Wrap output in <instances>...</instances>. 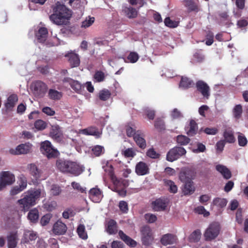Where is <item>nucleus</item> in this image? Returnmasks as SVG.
Here are the masks:
<instances>
[{
    "mask_svg": "<svg viewBox=\"0 0 248 248\" xmlns=\"http://www.w3.org/2000/svg\"><path fill=\"white\" fill-rule=\"evenodd\" d=\"M53 14L49 16L50 21L57 25H66L72 16L71 11L58 1L53 7Z\"/></svg>",
    "mask_w": 248,
    "mask_h": 248,
    "instance_id": "1",
    "label": "nucleus"
},
{
    "mask_svg": "<svg viewBox=\"0 0 248 248\" xmlns=\"http://www.w3.org/2000/svg\"><path fill=\"white\" fill-rule=\"evenodd\" d=\"M56 165L60 171L70 173L76 176L80 175L84 170L82 167L77 163L63 159H58Z\"/></svg>",
    "mask_w": 248,
    "mask_h": 248,
    "instance_id": "2",
    "label": "nucleus"
},
{
    "mask_svg": "<svg viewBox=\"0 0 248 248\" xmlns=\"http://www.w3.org/2000/svg\"><path fill=\"white\" fill-rule=\"evenodd\" d=\"M45 191L43 188L39 187L28 190L24 193V197L18 200V202L22 205L24 210L28 209L30 206L34 205L36 201L41 196H44Z\"/></svg>",
    "mask_w": 248,
    "mask_h": 248,
    "instance_id": "3",
    "label": "nucleus"
},
{
    "mask_svg": "<svg viewBox=\"0 0 248 248\" xmlns=\"http://www.w3.org/2000/svg\"><path fill=\"white\" fill-rule=\"evenodd\" d=\"M40 151L48 158L56 157L59 154L58 151L55 149L50 141L45 140L41 143Z\"/></svg>",
    "mask_w": 248,
    "mask_h": 248,
    "instance_id": "4",
    "label": "nucleus"
},
{
    "mask_svg": "<svg viewBox=\"0 0 248 248\" xmlns=\"http://www.w3.org/2000/svg\"><path fill=\"white\" fill-rule=\"evenodd\" d=\"M186 149L180 146H175L169 151L167 154L166 159L169 162H173L185 155Z\"/></svg>",
    "mask_w": 248,
    "mask_h": 248,
    "instance_id": "5",
    "label": "nucleus"
},
{
    "mask_svg": "<svg viewBox=\"0 0 248 248\" xmlns=\"http://www.w3.org/2000/svg\"><path fill=\"white\" fill-rule=\"evenodd\" d=\"M31 89L34 95L38 97H42L46 93L47 87L41 81H37L32 83Z\"/></svg>",
    "mask_w": 248,
    "mask_h": 248,
    "instance_id": "6",
    "label": "nucleus"
},
{
    "mask_svg": "<svg viewBox=\"0 0 248 248\" xmlns=\"http://www.w3.org/2000/svg\"><path fill=\"white\" fill-rule=\"evenodd\" d=\"M220 231V226L218 223H211L206 230L204 235L206 240H211L217 236Z\"/></svg>",
    "mask_w": 248,
    "mask_h": 248,
    "instance_id": "7",
    "label": "nucleus"
},
{
    "mask_svg": "<svg viewBox=\"0 0 248 248\" xmlns=\"http://www.w3.org/2000/svg\"><path fill=\"white\" fill-rule=\"evenodd\" d=\"M15 181V176L9 171H3L0 174V191Z\"/></svg>",
    "mask_w": 248,
    "mask_h": 248,
    "instance_id": "8",
    "label": "nucleus"
},
{
    "mask_svg": "<svg viewBox=\"0 0 248 248\" xmlns=\"http://www.w3.org/2000/svg\"><path fill=\"white\" fill-rule=\"evenodd\" d=\"M15 212L16 207L13 206H8L6 210V217L5 218V225L7 228L14 227L15 225Z\"/></svg>",
    "mask_w": 248,
    "mask_h": 248,
    "instance_id": "9",
    "label": "nucleus"
},
{
    "mask_svg": "<svg viewBox=\"0 0 248 248\" xmlns=\"http://www.w3.org/2000/svg\"><path fill=\"white\" fill-rule=\"evenodd\" d=\"M196 88L204 98H209L210 95V88L207 83L202 80H199L196 83Z\"/></svg>",
    "mask_w": 248,
    "mask_h": 248,
    "instance_id": "10",
    "label": "nucleus"
},
{
    "mask_svg": "<svg viewBox=\"0 0 248 248\" xmlns=\"http://www.w3.org/2000/svg\"><path fill=\"white\" fill-rule=\"evenodd\" d=\"M141 240L143 245L149 246L151 244L153 238L149 227L145 226L142 228Z\"/></svg>",
    "mask_w": 248,
    "mask_h": 248,
    "instance_id": "11",
    "label": "nucleus"
},
{
    "mask_svg": "<svg viewBox=\"0 0 248 248\" xmlns=\"http://www.w3.org/2000/svg\"><path fill=\"white\" fill-rule=\"evenodd\" d=\"M168 200L165 198L156 199L152 202L153 209L155 211L164 210L168 204Z\"/></svg>",
    "mask_w": 248,
    "mask_h": 248,
    "instance_id": "12",
    "label": "nucleus"
},
{
    "mask_svg": "<svg viewBox=\"0 0 248 248\" xmlns=\"http://www.w3.org/2000/svg\"><path fill=\"white\" fill-rule=\"evenodd\" d=\"M90 199L94 202H99L103 198L101 190L97 188H93L89 191Z\"/></svg>",
    "mask_w": 248,
    "mask_h": 248,
    "instance_id": "13",
    "label": "nucleus"
},
{
    "mask_svg": "<svg viewBox=\"0 0 248 248\" xmlns=\"http://www.w3.org/2000/svg\"><path fill=\"white\" fill-rule=\"evenodd\" d=\"M198 126L196 122L193 120L189 121L188 124L186 126L185 131L189 136H193L197 133Z\"/></svg>",
    "mask_w": 248,
    "mask_h": 248,
    "instance_id": "14",
    "label": "nucleus"
},
{
    "mask_svg": "<svg viewBox=\"0 0 248 248\" xmlns=\"http://www.w3.org/2000/svg\"><path fill=\"white\" fill-rule=\"evenodd\" d=\"M134 140L137 145L141 149H144L146 147V142L141 132L137 131V133L135 134Z\"/></svg>",
    "mask_w": 248,
    "mask_h": 248,
    "instance_id": "15",
    "label": "nucleus"
},
{
    "mask_svg": "<svg viewBox=\"0 0 248 248\" xmlns=\"http://www.w3.org/2000/svg\"><path fill=\"white\" fill-rule=\"evenodd\" d=\"M67 230V227L62 221H58L53 225V232L55 234H64Z\"/></svg>",
    "mask_w": 248,
    "mask_h": 248,
    "instance_id": "16",
    "label": "nucleus"
},
{
    "mask_svg": "<svg viewBox=\"0 0 248 248\" xmlns=\"http://www.w3.org/2000/svg\"><path fill=\"white\" fill-rule=\"evenodd\" d=\"M47 35V30L45 27L40 28L35 34L37 41L40 43H45L46 40Z\"/></svg>",
    "mask_w": 248,
    "mask_h": 248,
    "instance_id": "17",
    "label": "nucleus"
},
{
    "mask_svg": "<svg viewBox=\"0 0 248 248\" xmlns=\"http://www.w3.org/2000/svg\"><path fill=\"white\" fill-rule=\"evenodd\" d=\"M65 57L68 58V61L71 67H77L79 65L80 60L77 54L70 52L65 55Z\"/></svg>",
    "mask_w": 248,
    "mask_h": 248,
    "instance_id": "18",
    "label": "nucleus"
},
{
    "mask_svg": "<svg viewBox=\"0 0 248 248\" xmlns=\"http://www.w3.org/2000/svg\"><path fill=\"white\" fill-rule=\"evenodd\" d=\"M195 190V187L192 181H189L184 184L182 188V192L185 196L192 194Z\"/></svg>",
    "mask_w": 248,
    "mask_h": 248,
    "instance_id": "19",
    "label": "nucleus"
},
{
    "mask_svg": "<svg viewBox=\"0 0 248 248\" xmlns=\"http://www.w3.org/2000/svg\"><path fill=\"white\" fill-rule=\"evenodd\" d=\"M136 172L139 175H146L149 172V168L145 163L140 162L136 166Z\"/></svg>",
    "mask_w": 248,
    "mask_h": 248,
    "instance_id": "20",
    "label": "nucleus"
},
{
    "mask_svg": "<svg viewBox=\"0 0 248 248\" xmlns=\"http://www.w3.org/2000/svg\"><path fill=\"white\" fill-rule=\"evenodd\" d=\"M176 241V236L170 233L164 234L161 239V243L164 246L174 244Z\"/></svg>",
    "mask_w": 248,
    "mask_h": 248,
    "instance_id": "21",
    "label": "nucleus"
},
{
    "mask_svg": "<svg viewBox=\"0 0 248 248\" xmlns=\"http://www.w3.org/2000/svg\"><path fill=\"white\" fill-rule=\"evenodd\" d=\"M50 135L53 139L57 141L60 140L62 135L60 127L57 124L52 125L50 131Z\"/></svg>",
    "mask_w": 248,
    "mask_h": 248,
    "instance_id": "22",
    "label": "nucleus"
},
{
    "mask_svg": "<svg viewBox=\"0 0 248 248\" xmlns=\"http://www.w3.org/2000/svg\"><path fill=\"white\" fill-rule=\"evenodd\" d=\"M81 133L86 135H92L96 138H99L102 134L101 131L95 127H90L81 130Z\"/></svg>",
    "mask_w": 248,
    "mask_h": 248,
    "instance_id": "23",
    "label": "nucleus"
},
{
    "mask_svg": "<svg viewBox=\"0 0 248 248\" xmlns=\"http://www.w3.org/2000/svg\"><path fill=\"white\" fill-rule=\"evenodd\" d=\"M224 140L226 142L232 143L235 140V138L233 135V132L231 128H226L223 132Z\"/></svg>",
    "mask_w": 248,
    "mask_h": 248,
    "instance_id": "24",
    "label": "nucleus"
},
{
    "mask_svg": "<svg viewBox=\"0 0 248 248\" xmlns=\"http://www.w3.org/2000/svg\"><path fill=\"white\" fill-rule=\"evenodd\" d=\"M18 180V185H16V194L24 190L27 186V179L24 175L19 176Z\"/></svg>",
    "mask_w": 248,
    "mask_h": 248,
    "instance_id": "25",
    "label": "nucleus"
},
{
    "mask_svg": "<svg viewBox=\"0 0 248 248\" xmlns=\"http://www.w3.org/2000/svg\"><path fill=\"white\" fill-rule=\"evenodd\" d=\"M123 11L129 18H134L137 17L138 15V11L135 8L131 6L123 7Z\"/></svg>",
    "mask_w": 248,
    "mask_h": 248,
    "instance_id": "26",
    "label": "nucleus"
},
{
    "mask_svg": "<svg viewBox=\"0 0 248 248\" xmlns=\"http://www.w3.org/2000/svg\"><path fill=\"white\" fill-rule=\"evenodd\" d=\"M31 144L30 143L21 144L16 147V154H27L30 152L31 148Z\"/></svg>",
    "mask_w": 248,
    "mask_h": 248,
    "instance_id": "27",
    "label": "nucleus"
},
{
    "mask_svg": "<svg viewBox=\"0 0 248 248\" xmlns=\"http://www.w3.org/2000/svg\"><path fill=\"white\" fill-rule=\"evenodd\" d=\"M119 235L121 239L123 240L127 245L132 247H135L136 246L137 242L128 236L126 235L123 231H120L119 232Z\"/></svg>",
    "mask_w": 248,
    "mask_h": 248,
    "instance_id": "28",
    "label": "nucleus"
},
{
    "mask_svg": "<svg viewBox=\"0 0 248 248\" xmlns=\"http://www.w3.org/2000/svg\"><path fill=\"white\" fill-rule=\"evenodd\" d=\"M216 170L223 175L224 178L228 179L231 177V171L225 166L222 165H217Z\"/></svg>",
    "mask_w": 248,
    "mask_h": 248,
    "instance_id": "29",
    "label": "nucleus"
},
{
    "mask_svg": "<svg viewBox=\"0 0 248 248\" xmlns=\"http://www.w3.org/2000/svg\"><path fill=\"white\" fill-rule=\"evenodd\" d=\"M30 173L36 179L40 178L41 176V170L38 169L34 164H30L28 165Z\"/></svg>",
    "mask_w": 248,
    "mask_h": 248,
    "instance_id": "30",
    "label": "nucleus"
},
{
    "mask_svg": "<svg viewBox=\"0 0 248 248\" xmlns=\"http://www.w3.org/2000/svg\"><path fill=\"white\" fill-rule=\"evenodd\" d=\"M37 236V233L31 230H26L24 233V237L26 242L35 240Z\"/></svg>",
    "mask_w": 248,
    "mask_h": 248,
    "instance_id": "31",
    "label": "nucleus"
},
{
    "mask_svg": "<svg viewBox=\"0 0 248 248\" xmlns=\"http://www.w3.org/2000/svg\"><path fill=\"white\" fill-rule=\"evenodd\" d=\"M28 218L32 223L36 222L39 218V212L37 209L34 208L28 213Z\"/></svg>",
    "mask_w": 248,
    "mask_h": 248,
    "instance_id": "32",
    "label": "nucleus"
},
{
    "mask_svg": "<svg viewBox=\"0 0 248 248\" xmlns=\"http://www.w3.org/2000/svg\"><path fill=\"white\" fill-rule=\"evenodd\" d=\"M163 181L165 185L168 187L170 192L176 193L177 192L178 188L174 182L167 179H164Z\"/></svg>",
    "mask_w": 248,
    "mask_h": 248,
    "instance_id": "33",
    "label": "nucleus"
},
{
    "mask_svg": "<svg viewBox=\"0 0 248 248\" xmlns=\"http://www.w3.org/2000/svg\"><path fill=\"white\" fill-rule=\"evenodd\" d=\"M107 231L110 234L116 233L117 232L116 221L112 219L110 220L108 223Z\"/></svg>",
    "mask_w": 248,
    "mask_h": 248,
    "instance_id": "34",
    "label": "nucleus"
},
{
    "mask_svg": "<svg viewBox=\"0 0 248 248\" xmlns=\"http://www.w3.org/2000/svg\"><path fill=\"white\" fill-rule=\"evenodd\" d=\"M192 177L190 175L189 171L188 170L181 171L179 174L180 180L184 184L189 181H192Z\"/></svg>",
    "mask_w": 248,
    "mask_h": 248,
    "instance_id": "35",
    "label": "nucleus"
},
{
    "mask_svg": "<svg viewBox=\"0 0 248 248\" xmlns=\"http://www.w3.org/2000/svg\"><path fill=\"white\" fill-rule=\"evenodd\" d=\"M8 248H16V232H11L7 237Z\"/></svg>",
    "mask_w": 248,
    "mask_h": 248,
    "instance_id": "36",
    "label": "nucleus"
},
{
    "mask_svg": "<svg viewBox=\"0 0 248 248\" xmlns=\"http://www.w3.org/2000/svg\"><path fill=\"white\" fill-rule=\"evenodd\" d=\"M193 81L186 77H182L179 84L180 88L186 89L190 87L193 85Z\"/></svg>",
    "mask_w": 248,
    "mask_h": 248,
    "instance_id": "37",
    "label": "nucleus"
},
{
    "mask_svg": "<svg viewBox=\"0 0 248 248\" xmlns=\"http://www.w3.org/2000/svg\"><path fill=\"white\" fill-rule=\"evenodd\" d=\"M48 97L52 100H59L62 96L61 92L54 89H50L48 93Z\"/></svg>",
    "mask_w": 248,
    "mask_h": 248,
    "instance_id": "38",
    "label": "nucleus"
},
{
    "mask_svg": "<svg viewBox=\"0 0 248 248\" xmlns=\"http://www.w3.org/2000/svg\"><path fill=\"white\" fill-rule=\"evenodd\" d=\"M16 102V96L14 94L10 95L7 99L5 106L7 110H11L15 106Z\"/></svg>",
    "mask_w": 248,
    "mask_h": 248,
    "instance_id": "39",
    "label": "nucleus"
},
{
    "mask_svg": "<svg viewBox=\"0 0 248 248\" xmlns=\"http://www.w3.org/2000/svg\"><path fill=\"white\" fill-rule=\"evenodd\" d=\"M110 92L107 89L101 90L98 94L99 99L102 101H106L110 97Z\"/></svg>",
    "mask_w": 248,
    "mask_h": 248,
    "instance_id": "40",
    "label": "nucleus"
},
{
    "mask_svg": "<svg viewBox=\"0 0 248 248\" xmlns=\"http://www.w3.org/2000/svg\"><path fill=\"white\" fill-rule=\"evenodd\" d=\"M77 232L79 236L83 239H86L88 237L87 234L85 232V226L83 224H80L77 228Z\"/></svg>",
    "mask_w": 248,
    "mask_h": 248,
    "instance_id": "41",
    "label": "nucleus"
},
{
    "mask_svg": "<svg viewBox=\"0 0 248 248\" xmlns=\"http://www.w3.org/2000/svg\"><path fill=\"white\" fill-rule=\"evenodd\" d=\"M190 140V139L186 136L180 135L177 136V142L181 145H187Z\"/></svg>",
    "mask_w": 248,
    "mask_h": 248,
    "instance_id": "42",
    "label": "nucleus"
},
{
    "mask_svg": "<svg viewBox=\"0 0 248 248\" xmlns=\"http://www.w3.org/2000/svg\"><path fill=\"white\" fill-rule=\"evenodd\" d=\"M125 130L127 136L129 137H134L135 134L137 133V132H136L135 125L132 124H128V125H126Z\"/></svg>",
    "mask_w": 248,
    "mask_h": 248,
    "instance_id": "43",
    "label": "nucleus"
},
{
    "mask_svg": "<svg viewBox=\"0 0 248 248\" xmlns=\"http://www.w3.org/2000/svg\"><path fill=\"white\" fill-rule=\"evenodd\" d=\"M227 203L226 199L223 198H217L213 200V204L219 207H225Z\"/></svg>",
    "mask_w": 248,
    "mask_h": 248,
    "instance_id": "44",
    "label": "nucleus"
},
{
    "mask_svg": "<svg viewBox=\"0 0 248 248\" xmlns=\"http://www.w3.org/2000/svg\"><path fill=\"white\" fill-rule=\"evenodd\" d=\"M201 232L199 230L194 231L189 236V240L191 242H198L201 238Z\"/></svg>",
    "mask_w": 248,
    "mask_h": 248,
    "instance_id": "45",
    "label": "nucleus"
},
{
    "mask_svg": "<svg viewBox=\"0 0 248 248\" xmlns=\"http://www.w3.org/2000/svg\"><path fill=\"white\" fill-rule=\"evenodd\" d=\"M45 45L48 47L53 46H57L60 44V40L57 38H54L52 39H47L45 42Z\"/></svg>",
    "mask_w": 248,
    "mask_h": 248,
    "instance_id": "46",
    "label": "nucleus"
},
{
    "mask_svg": "<svg viewBox=\"0 0 248 248\" xmlns=\"http://www.w3.org/2000/svg\"><path fill=\"white\" fill-rule=\"evenodd\" d=\"M92 152L96 156H99L104 152L103 146L101 145H96L93 147Z\"/></svg>",
    "mask_w": 248,
    "mask_h": 248,
    "instance_id": "47",
    "label": "nucleus"
},
{
    "mask_svg": "<svg viewBox=\"0 0 248 248\" xmlns=\"http://www.w3.org/2000/svg\"><path fill=\"white\" fill-rule=\"evenodd\" d=\"M170 116L172 119H180L184 117L182 113L177 108L172 110Z\"/></svg>",
    "mask_w": 248,
    "mask_h": 248,
    "instance_id": "48",
    "label": "nucleus"
},
{
    "mask_svg": "<svg viewBox=\"0 0 248 248\" xmlns=\"http://www.w3.org/2000/svg\"><path fill=\"white\" fill-rule=\"evenodd\" d=\"M233 115L235 118L238 119L240 117L242 112V108L240 105L235 106L233 110Z\"/></svg>",
    "mask_w": 248,
    "mask_h": 248,
    "instance_id": "49",
    "label": "nucleus"
},
{
    "mask_svg": "<svg viewBox=\"0 0 248 248\" xmlns=\"http://www.w3.org/2000/svg\"><path fill=\"white\" fill-rule=\"evenodd\" d=\"M51 217L52 215L50 214H47L43 216L40 220L41 225L43 226L46 225L49 222Z\"/></svg>",
    "mask_w": 248,
    "mask_h": 248,
    "instance_id": "50",
    "label": "nucleus"
},
{
    "mask_svg": "<svg viewBox=\"0 0 248 248\" xmlns=\"http://www.w3.org/2000/svg\"><path fill=\"white\" fill-rule=\"evenodd\" d=\"M105 76L104 73L100 71H97L94 75V78L97 82L103 81L105 79Z\"/></svg>",
    "mask_w": 248,
    "mask_h": 248,
    "instance_id": "51",
    "label": "nucleus"
},
{
    "mask_svg": "<svg viewBox=\"0 0 248 248\" xmlns=\"http://www.w3.org/2000/svg\"><path fill=\"white\" fill-rule=\"evenodd\" d=\"M34 126L38 130H43L46 127V123L42 120H38L35 122Z\"/></svg>",
    "mask_w": 248,
    "mask_h": 248,
    "instance_id": "52",
    "label": "nucleus"
},
{
    "mask_svg": "<svg viewBox=\"0 0 248 248\" xmlns=\"http://www.w3.org/2000/svg\"><path fill=\"white\" fill-rule=\"evenodd\" d=\"M197 148L193 149L192 152L194 153H199L204 152L206 150L205 146L202 143L198 142L197 143Z\"/></svg>",
    "mask_w": 248,
    "mask_h": 248,
    "instance_id": "53",
    "label": "nucleus"
},
{
    "mask_svg": "<svg viewBox=\"0 0 248 248\" xmlns=\"http://www.w3.org/2000/svg\"><path fill=\"white\" fill-rule=\"evenodd\" d=\"M155 126L159 130H163L165 129V124L163 120L157 118L155 123Z\"/></svg>",
    "mask_w": 248,
    "mask_h": 248,
    "instance_id": "54",
    "label": "nucleus"
},
{
    "mask_svg": "<svg viewBox=\"0 0 248 248\" xmlns=\"http://www.w3.org/2000/svg\"><path fill=\"white\" fill-rule=\"evenodd\" d=\"M70 86L77 92L80 91L82 87L81 84L78 81L73 79L70 84Z\"/></svg>",
    "mask_w": 248,
    "mask_h": 248,
    "instance_id": "55",
    "label": "nucleus"
},
{
    "mask_svg": "<svg viewBox=\"0 0 248 248\" xmlns=\"http://www.w3.org/2000/svg\"><path fill=\"white\" fill-rule=\"evenodd\" d=\"M61 187L59 186L53 185L51 186L50 192L52 195L54 196L58 195L61 193Z\"/></svg>",
    "mask_w": 248,
    "mask_h": 248,
    "instance_id": "56",
    "label": "nucleus"
},
{
    "mask_svg": "<svg viewBox=\"0 0 248 248\" xmlns=\"http://www.w3.org/2000/svg\"><path fill=\"white\" fill-rule=\"evenodd\" d=\"M185 6L190 11H194L196 9V5L193 0H185Z\"/></svg>",
    "mask_w": 248,
    "mask_h": 248,
    "instance_id": "57",
    "label": "nucleus"
},
{
    "mask_svg": "<svg viewBox=\"0 0 248 248\" xmlns=\"http://www.w3.org/2000/svg\"><path fill=\"white\" fill-rule=\"evenodd\" d=\"M71 186L74 189L77 190L81 193H84L86 191V188L82 187L78 183L73 182L71 183Z\"/></svg>",
    "mask_w": 248,
    "mask_h": 248,
    "instance_id": "58",
    "label": "nucleus"
},
{
    "mask_svg": "<svg viewBox=\"0 0 248 248\" xmlns=\"http://www.w3.org/2000/svg\"><path fill=\"white\" fill-rule=\"evenodd\" d=\"M164 23L166 26L171 28H175L178 26L177 22L171 20L169 17L165 19Z\"/></svg>",
    "mask_w": 248,
    "mask_h": 248,
    "instance_id": "59",
    "label": "nucleus"
},
{
    "mask_svg": "<svg viewBox=\"0 0 248 248\" xmlns=\"http://www.w3.org/2000/svg\"><path fill=\"white\" fill-rule=\"evenodd\" d=\"M94 21V18L93 17H89L88 19H86L82 23L81 27L82 28H87L90 26Z\"/></svg>",
    "mask_w": 248,
    "mask_h": 248,
    "instance_id": "60",
    "label": "nucleus"
},
{
    "mask_svg": "<svg viewBox=\"0 0 248 248\" xmlns=\"http://www.w3.org/2000/svg\"><path fill=\"white\" fill-rule=\"evenodd\" d=\"M127 59L131 63L136 62L139 59L138 54L136 52H131L127 57Z\"/></svg>",
    "mask_w": 248,
    "mask_h": 248,
    "instance_id": "61",
    "label": "nucleus"
},
{
    "mask_svg": "<svg viewBox=\"0 0 248 248\" xmlns=\"http://www.w3.org/2000/svg\"><path fill=\"white\" fill-rule=\"evenodd\" d=\"M145 112L146 113L148 118L150 120H153L155 118V111L149 108H146L144 109Z\"/></svg>",
    "mask_w": 248,
    "mask_h": 248,
    "instance_id": "62",
    "label": "nucleus"
},
{
    "mask_svg": "<svg viewBox=\"0 0 248 248\" xmlns=\"http://www.w3.org/2000/svg\"><path fill=\"white\" fill-rule=\"evenodd\" d=\"M147 155L152 158H157L159 155L157 153L153 148H151L147 152Z\"/></svg>",
    "mask_w": 248,
    "mask_h": 248,
    "instance_id": "63",
    "label": "nucleus"
},
{
    "mask_svg": "<svg viewBox=\"0 0 248 248\" xmlns=\"http://www.w3.org/2000/svg\"><path fill=\"white\" fill-rule=\"evenodd\" d=\"M124 155L127 157H133L136 153L132 148H128L124 152Z\"/></svg>",
    "mask_w": 248,
    "mask_h": 248,
    "instance_id": "64",
    "label": "nucleus"
}]
</instances>
